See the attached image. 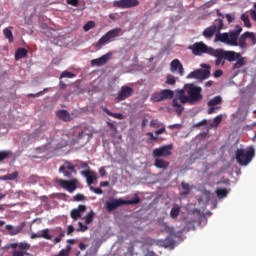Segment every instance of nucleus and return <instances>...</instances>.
I'll return each mask as SVG.
<instances>
[{
  "label": "nucleus",
  "instance_id": "21",
  "mask_svg": "<svg viewBox=\"0 0 256 256\" xmlns=\"http://www.w3.org/2000/svg\"><path fill=\"white\" fill-rule=\"evenodd\" d=\"M82 175L87 178L88 185H92V183L97 179L95 172L90 170L83 171Z\"/></svg>",
  "mask_w": 256,
  "mask_h": 256
},
{
  "label": "nucleus",
  "instance_id": "27",
  "mask_svg": "<svg viewBox=\"0 0 256 256\" xmlns=\"http://www.w3.org/2000/svg\"><path fill=\"white\" fill-rule=\"evenodd\" d=\"M18 176H19L18 172L15 171L13 173L6 174L4 176H0V180L1 181H8V180L13 181V180L17 179Z\"/></svg>",
  "mask_w": 256,
  "mask_h": 256
},
{
  "label": "nucleus",
  "instance_id": "54",
  "mask_svg": "<svg viewBox=\"0 0 256 256\" xmlns=\"http://www.w3.org/2000/svg\"><path fill=\"white\" fill-rule=\"evenodd\" d=\"M225 18L227 20V23H233V20H234V16L232 14H226L225 15Z\"/></svg>",
  "mask_w": 256,
  "mask_h": 256
},
{
  "label": "nucleus",
  "instance_id": "9",
  "mask_svg": "<svg viewBox=\"0 0 256 256\" xmlns=\"http://www.w3.org/2000/svg\"><path fill=\"white\" fill-rule=\"evenodd\" d=\"M173 149H174L173 144L163 145L160 148L153 149L152 156L154 158H160V157L167 158L173 154L172 153Z\"/></svg>",
  "mask_w": 256,
  "mask_h": 256
},
{
  "label": "nucleus",
  "instance_id": "42",
  "mask_svg": "<svg viewBox=\"0 0 256 256\" xmlns=\"http://www.w3.org/2000/svg\"><path fill=\"white\" fill-rule=\"evenodd\" d=\"M166 84L167 85H175L176 84V80L175 77L172 74H168L166 77Z\"/></svg>",
  "mask_w": 256,
  "mask_h": 256
},
{
  "label": "nucleus",
  "instance_id": "2",
  "mask_svg": "<svg viewBox=\"0 0 256 256\" xmlns=\"http://www.w3.org/2000/svg\"><path fill=\"white\" fill-rule=\"evenodd\" d=\"M242 31L243 28L240 25H236L235 30L233 31L216 34L215 42L224 43L231 47H240L241 49H245L247 47L248 38L247 32L240 36Z\"/></svg>",
  "mask_w": 256,
  "mask_h": 256
},
{
  "label": "nucleus",
  "instance_id": "1",
  "mask_svg": "<svg viewBox=\"0 0 256 256\" xmlns=\"http://www.w3.org/2000/svg\"><path fill=\"white\" fill-rule=\"evenodd\" d=\"M203 89L200 86H195L194 83H187L183 89L176 90V98L172 100V107L177 115L184 112L185 104L197 105L203 101Z\"/></svg>",
  "mask_w": 256,
  "mask_h": 256
},
{
  "label": "nucleus",
  "instance_id": "4",
  "mask_svg": "<svg viewBox=\"0 0 256 256\" xmlns=\"http://www.w3.org/2000/svg\"><path fill=\"white\" fill-rule=\"evenodd\" d=\"M122 35V28H114L109 30L106 34H104L97 42L95 47L97 49H101L103 46L107 45L108 43H112L116 40V38Z\"/></svg>",
  "mask_w": 256,
  "mask_h": 256
},
{
  "label": "nucleus",
  "instance_id": "44",
  "mask_svg": "<svg viewBox=\"0 0 256 256\" xmlns=\"http://www.w3.org/2000/svg\"><path fill=\"white\" fill-rule=\"evenodd\" d=\"M18 247H19V249H21V250L27 251V250L31 249V244H29L28 242H20V243L18 244Z\"/></svg>",
  "mask_w": 256,
  "mask_h": 256
},
{
  "label": "nucleus",
  "instance_id": "49",
  "mask_svg": "<svg viewBox=\"0 0 256 256\" xmlns=\"http://www.w3.org/2000/svg\"><path fill=\"white\" fill-rule=\"evenodd\" d=\"M79 228L77 229V232H86L88 230L87 225H84L81 222H78Z\"/></svg>",
  "mask_w": 256,
  "mask_h": 256
},
{
  "label": "nucleus",
  "instance_id": "39",
  "mask_svg": "<svg viewBox=\"0 0 256 256\" xmlns=\"http://www.w3.org/2000/svg\"><path fill=\"white\" fill-rule=\"evenodd\" d=\"M95 27H96L95 22L92 21V20H90V21L87 22V24H84L83 30H84L85 32H88V31H90L91 29H93V28H95Z\"/></svg>",
  "mask_w": 256,
  "mask_h": 256
},
{
  "label": "nucleus",
  "instance_id": "11",
  "mask_svg": "<svg viewBox=\"0 0 256 256\" xmlns=\"http://www.w3.org/2000/svg\"><path fill=\"white\" fill-rule=\"evenodd\" d=\"M205 70L197 69L196 71H192L190 74L187 75L188 79H200L205 80L210 77V66L204 64Z\"/></svg>",
  "mask_w": 256,
  "mask_h": 256
},
{
  "label": "nucleus",
  "instance_id": "50",
  "mask_svg": "<svg viewBox=\"0 0 256 256\" xmlns=\"http://www.w3.org/2000/svg\"><path fill=\"white\" fill-rule=\"evenodd\" d=\"M221 109V106H209L208 107V110H207V114L211 115L213 113H215V110H220Z\"/></svg>",
  "mask_w": 256,
  "mask_h": 256
},
{
  "label": "nucleus",
  "instance_id": "23",
  "mask_svg": "<svg viewBox=\"0 0 256 256\" xmlns=\"http://www.w3.org/2000/svg\"><path fill=\"white\" fill-rule=\"evenodd\" d=\"M162 231L170 234L171 237H176V232L174 227L169 226L167 223L162 224Z\"/></svg>",
  "mask_w": 256,
  "mask_h": 256
},
{
  "label": "nucleus",
  "instance_id": "19",
  "mask_svg": "<svg viewBox=\"0 0 256 256\" xmlns=\"http://www.w3.org/2000/svg\"><path fill=\"white\" fill-rule=\"evenodd\" d=\"M169 165H170V162L162 158H156L154 160V167L158 169L166 170L169 167Z\"/></svg>",
  "mask_w": 256,
  "mask_h": 256
},
{
  "label": "nucleus",
  "instance_id": "64",
  "mask_svg": "<svg viewBox=\"0 0 256 256\" xmlns=\"http://www.w3.org/2000/svg\"><path fill=\"white\" fill-rule=\"evenodd\" d=\"M251 19L256 22V11L255 10H251Z\"/></svg>",
  "mask_w": 256,
  "mask_h": 256
},
{
  "label": "nucleus",
  "instance_id": "37",
  "mask_svg": "<svg viewBox=\"0 0 256 256\" xmlns=\"http://www.w3.org/2000/svg\"><path fill=\"white\" fill-rule=\"evenodd\" d=\"M72 247L67 245L65 249L59 251V253L55 256H69V252H71Z\"/></svg>",
  "mask_w": 256,
  "mask_h": 256
},
{
  "label": "nucleus",
  "instance_id": "10",
  "mask_svg": "<svg viewBox=\"0 0 256 256\" xmlns=\"http://www.w3.org/2000/svg\"><path fill=\"white\" fill-rule=\"evenodd\" d=\"M55 183L62 187V189L67 190L69 193H73L77 189V179L73 178L70 180L57 179Z\"/></svg>",
  "mask_w": 256,
  "mask_h": 256
},
{
  "label": "nucleus",
  "instance_id": "38",
  "mask_svg": "<svg viewBox=\"0 0 256 256\" xmlns=\"http://www.w3.org/2000/svg\"><path fill=\"white\" fill-rule=\"evenodd\" d=\"M221 121H223V116L222 115H218L214 118V121L211 124L212 128H218V126L220 125Z\"/></svg>",
  "mask_w": 256,
  "mask_h": 256
},
{
  "label": "nucleus",
  "instance_id": "63",
  "mask_svg": "<svg viewBox=\"0 0 256 256\" xmlns=\"http://www.w3.org/2000/svg\"><path fill=\"white\" fill-rule=\"evenodd\" d=\"M43 93H44V91H40V92H38L36 94H29V97H40V96L43 95Z\"/></svg>",
  "mask_w": 256,
  "mask_h": 256
},
{
  "label": "nucleus",
  "instance_id": "31",
  "mask_svg": "<svg viewBox=\"0 0 256 256\" xmlns=\"http://www.w3.org/2000/svg\"><path fill=\"white\" fill-rule=\"evenodd\" d=\"M180 211H181V208L179 207V205L173 206V208L171 209V212H170L171 218L177 219V217H179V215H180Z\"/></svg>",
  "mask_w": 256,
  "mask_h": 256
},
{
  "label": "nucleus",
  "instance_id": "41",
  "mask_svg": "<svg viewBox=\"0 0 256 256\" xmlns=\"http://www.w3.org/2000/svg\"><path fill=\"white\" fill-rule=\"evenodd\" d=\"M246 36L250 40L251 45L254 46L256 44V36L254 32H246Z\"/></svg>",
  "mask_w": 256,
  "mask_h": 256
},
{
  "label": "nucleus",
  "instance_id": "8",
  "mask_svg": "<svg viewBox=\"0 0 256 256\" xmlns=\"http://www.w3.org/2000/svg\"><path fill=\"white\" fill-rule=\"evenodd\" d=\"M58 171L67 179H72L73 175L77 174L76 165H73L70 161H65L64 164L59 167Z\"/></svg>",
  "mask_w": 256,
  "mask_h": 256
},
{
  "label": "nucleus",
  "instance_id": "58",
  "mask_svg": "<svg viewBox=\"0 0 256 256\" xmlns=\"http://www.w3.org/2000/svg\"><path fill=\"white\" fill-rule=\"evenodd\" d=\"M67 3L69 5H72L73 7H77L78 6V0H67Z\"/></svg>",
  "mask_w": 256,
  "mask_h": 256
},
{
  "label": "nucleus",
  "instance_id": "12",
  "mask_svg": "<svg viewBox=\"0 0 256 256\" xmlns=\"http://www.w3.org/2000/svg\"><path fill=\"white\" fill-rule=\"evenodd\" d=\"M140 5L139 0H114L113 7L119 9H130L133 7H138Z\"/></svg>",
  "mask_w": 256,
  "mask_h": 256
},
{
  "label": "nucleus",
  "instance_id": "55",
  "mask_svg": "<svg viewBox=\"0 0 256 256\" xmlns=\"http://www.w3.org/2000/svg\"><path fill=\"white\" fill-rule=\"evenodd\" d=\"M150 125L154 129H157L160 127L159 121H157V120H152Z\"/></svg>",
  "mask_w": 256,
  "mask_h": 256
},
{
  "label": "nucleus",
  "instance_id": "5",
  "mask_svg": "<svg viewBox=\"0 0 256 256\" xmlns=\"http://www.w3.org/2000/svg\"><path fill=\"white\" fill-rule=\"evenodd\" d=\"M188 49L192 51V54L195 56L208 54L213 57L216 53V49L209 47L204 42H196L195 44H192L190 47H188Z\"/></svg>",
  "mask_w": 256,
  "mask_h": 256
},
{
  "label": "nucleus",
  "instance_id": "48",
  "mask_svg": "<svg viewBox=\"0 0 256 256\" xmlns=\"http://www.w3.org/2000/svg\"><path fill=\"white\" fill-rule=\"evenodd\" d=\"M11 256H29V254L23 250H14Z\"/></svg>",
  "mask_w": 256,
  "mask_h": 256
},
{
  "label": "nucleus",
  "instance_id": "28",
  "mask_svg": "<svg viewBox=\"0 0 256 256\" xmlns=\"http://www.w3.org/2000/svg\"><path fill=\"white\" fill-rule=\"evenodd\" d=\"M245 64H247L245 58L240 57L239 59H237L236 63L232 65V70H239L240 68L245 66Z\"/></svg>",
  "mask_w": 256,
  "mask_h": 256
},
{
  "label": "nucleus",
  "instance_id": "6",
  "mask_svg": "<svg viewBox=\"0 0 256 256\" xmlns=\"http://www.w3.org/2000/svg\"><path fill=\"white\" fill-rule=\"evenodd\" d=\"M255 155V150L250 147L248 151L244 149H237L236 151V161L240 166H247L253 159Z\"/></svg>",
  "mask_w": 256,
  "mask_h": 256
},
{
  "label": "nucleus",
  "instance_id": "47",
  "mask_svg": "<svg viewBox=\"0 0 256 256\" xmlns=\"http://www.w3.org/2000/svg\"><path fill=\"white\" fill-rule=\"evenodd\" d=\"M158 245L159 242H157L155 239H151V238H146L144 239V245H149V246H152V245Z\"/></svg>",
  "mask_w": 256,
  "mask_h": 256
},
{
  "label": "nucleus",
  "instance_id": "36",
  "mask_svg": "<svg viewBox=\"0 0 256 256\" xmlns=\"http://www.w3.org/2000/svg\"><path fill=\"white\" fill-rule=\"evenodd\" d=\"M127 254L129 256L137 255V253H135V242H129V246L127 248Z\"/></svg>",
  "mask_w": 256,
  "mask_h": 256
},
{
  "label": "nucleus",
  "instance_id": "30",
  "mask_svg": "<svg viewBox=\"0 0 256 256\" xmlns=\"http://www.w3.org/2000/svg\"><path fill=\"white\" fill-rule=\"evenodd\" d=\"M216 195H217V198L224 199L228 195L227 188H217L216 189Z\"/></svg>",
  "mask_w": 256,
  "mask_h": 256
},
{
  "label": "nucleus",
  "instance_id": "52",
  "mask_svg": "<svg viewBox=\"0 0 256 256\" xmlns=\"http://www.w3.org/2000/svg\"><path fill=\"white\" fill-rule=\"evenodd\" d=\"M83 199H85V196H83L82 194H77L74 196L75 202H81Z\"/></svg>",
  "mask_w": 256,
  "mask_h": 256
},
{
  "label": "nucleus",
  "instance_id": "25",
  "mask_svg": "<svg viewBox=\"0 0 256 256\" xmlns=\"http://www.w3.org/2000/svg\"><path fill=\"white\" fill-rule=\"evenodd\" d=\"M28 51L25 48H19L15 52V60L18 61L22 58L27 57Z\"/></svg>",
  "mask_w": 256,
  "mask_h": 256
},
{
  "label": "nucleus",
  "instance_id": "57",
  "mask_svg": "<svg viewBox=\"0 0 256 256\" xmlns=\"http://www.w3.org/2000/svg\"><path fill=\"white\" fill-rule=\"evenodd\" d=\"M85 136H88V134L86 133V130L79 132L78 134V140H81L83 138H85Z\"/></svg>",
  "mask_w": 256,
  "mask_h": 256
},
{
  "label": "nucleus",
  "instance_id": "35",
  "mask_svg": "<svg viewBox=\"0 0 256 256\" xmlns=\"http://www.w3.org/2000/svg\"><path fill=\"white\" fill-rule=\"evenodd\" d=\"M241 21L244 22V27L246 28H251L252 23H250L249 16L247 14H242L241 15Z\"/></svg>",
  "mask_w": 256,
  "mask_h": 256
},
{
  "label": "nucleus",
  "instance_id": "20",
  "mask_svg": "<svg viewBox=\"0 0 256 256\" xmlns=\"http://www.w3.org/2000/svg\"><path fill=\"white\" fill-rule=\"evenodd\" d=\"M209 27H215V30H217L216 35H223L220 31L225 30L223 19L214 20V24Z\"/></svg>",
  "mask_w": 256,
  "mask_h": 256
},
{
  "label": "nucleus",
  "instance_id": "60",
  "mask_svg": "<svg viewBox=\"0 0 256 256\" xmlns=\"http://www.w3.org/2000/svg\"><path fill=\"white\" fill-rule=\"evenodd\" d=\"M223 75V71H221V70H216L215 72H214V77L215 78H219V77H221Z\"/></svg>",
  "mask_w": 256,
  "mask_h": 256
},
{
  "label": "nucleus",
  "instance_id": "15",
  "mask_svg": "<svg viewBox=\"0 0 256 256\" xmlns=\"http://www.w3.org/2000/svg\"><path fill=\"white\" fill-rule=\"evenodd\" d=\"M170 68L172 73L178 72L180 76H184V67L183 64L180 63L179 59H173L170 64Z\"/></svg>",
  "mask_w": 256,
  "mask_h": 256
},
{
  "label": "nucleus",
  "instance_id": "26",
  "mask_svg": "<svg viewBox=\"0 0 256 256\" xmlns=\"http://www.w3.org/2000/svg\"><path fill=\"white\" fill-rule=\"evenodd\" d=\"M223 102V98L221 96H215L210 101L207 102L208 107H214L216 105H220Z\"/></svg>",
  "mask_w": 256,
  "mask_h": 256
},
{
  "label": "nucleus",
  "instance_id": "61",
  "mask_svg": "<svg viewBox=\"0 0 256 256\" xmlns=\"http://www.w3.org/2000/svg\"><path fill=\"white\" fill-rule=\"evenodd\" d=\"M225 60L224 58L216 57L215 65L220 66V64Z\"/></svg>",
  "mask_w": 256,
  "mask_h": 256
},
{
  "label": "nucleus",
  "instance_id": "45",
  "mask_svg": "<svg viewBox=\"0 0 256 256\" xmlns=\"http://www.w3.org/2000/svg\"><path fill=\"white\" fill-rule=\"evenodd\" d=\"M40 238H44L45 240H52V236L49 235V229H44L42 231V235H40Z\"/></svg>",
  "mask_w": 256,
  "mask_h": 256
},
{
  "label": "nucleus",
  "instance_id": "7",
  "mask_svg": "<svg viewBox=\"0 0 256 256\" xmlns=\"http://www.w3.org/2000/svg\"><path fill=\"white\" fill-rule=\"evenodd\" d=\"M213 57L223 58L229 62H234L242 58L240 53L235 51H224L223 49H216Z\"/></svg>",
  "mask_w": 256,
  "mask_h": 256
},
{
  "label": "nucleus",
  "instance_id": "53",
  "mask_svg": "<svg viewBox=\"0 0 256 256\" xmlns=\"http://www.w3.org/2000/svg\"><path fill=\"white\" fill-rule=\"evenodd\" d=\"M208 125V121L206 119L202 120L201 122H198L195 124L196 128H200L201 126Z\"/></svg>",
  "mask_w": 256,
  "mask_h": 256
},
{
  "label": "nucleus",
  "instance_id": "62",
  "mask_svg": "<svg viewBox=\"0 0 256 256\" xmlns=\"http://www.w3.org/2000/svg\"><path fill=\"white\" fill-rule=\"evenodd\" d=\"M147 136L150 137V140H153V141H156L158 139V137L154 136V134H152L151 132H148Z\"/></svg>",
  "mask_w": 256,
  "mask_h": 256
},
{
  "label": "nucleus",
  "instance_id": "40",
  "mask_svg": "<svg viewBox=\"0 0 256 256\" xmlns=\"http://www.w3.org/2000/svg\"><path fill=\"white\" fill-rule=\"evenodd\" d=\"M12 155L11 151H0V163L3 162L5 159H8L9 156Z\"/></svg>",
  "mask_w": 256,
  "mask_h": 256
},
{
  "label": "nucleus",
  "instance_id": "32",
  "mask_svg": "<svg viewBox=\"0 0 256 256\" xmlns=\"http://www.w3.org/2000/svg\"><path fill=\"white\" fill-rule=\"evenodd\" d=\"M165 100L166 99L159 92L153 93L151 95V102H153V103H157V102H161V101H165Z\"/></svg>",
  "mask_w": 256,
  "mask_h": 256
},
{
  "label": "nucleus",
  "instance_id": "29",
  "mask_svg": "<svg viewBox=\"0 0 256 256\" xmlns=\"http://www.w3.org/2000/svg\"><path fill=\"white\" fill-rule=\"evenodd\" d=\"M102 110H103V112L106 113L109 117H113V118L118 119V120H122V119H123V114L112 113L110 110H108L107 107H103Z\"/></svg>",
  "mask_w": 256,
  "mask_h": 256
},
{
  "label": "nucleus",
  "instance_id": "18",
  "mask_svg": "<svg viewBox=\"0 0 256 256\" xmlns=\"http://www.w3.org/2000/svg\"><path fill=\"white\" fill-rule=\"evenodd\" d=\"M216 34H218V30H215V27H207L204 29V32H202V36L207 40L213 39L214 35L216 39Z\"/></svg>",
  "mask_w": 256,
  "mask_h": 256
},
{
  "label": "nucleus",
  "instance_id": "56",
  "mask_svg": "<svg viewBox=\"0 0 256 256\" xmlns=\"http://www.w3.org/2000/svg\"><path fill=\"white\" fill-rule=\"evenodd\" d=\"M164 133H166V128H165V126H163L160 130H156V131L154 132V134H156V136H159V135L164 134Z\"/></svg>",
  "mask_w": 256,
  "mask_h": 256
},
{
  "label": "nucleus",
  "instance_id": "16",
  "mask_svg": "<svg viewBox=\"0 0 256 256\" xmlns=\"http://www.w3.org/2000/svg\"><path fill=\"white\" fill-rule=\"evenodd\" d=\"M86 212V206L85 205H79L77 209H73L70 212V217L77 221V219H80L82 214Z\"/></svg>",
  "mask_w": 256,
  "mask_h": 256
},
{
  "label": "nucleus",
  "instance_id": "34",
  "mask_svg": "<svg viewBox=\"0 0 256 256\" xmlns=\"http://www.w3.org/2000/svg\"><path fill=\"white\" fill-rule=\"evenodd\" d=\"M3 33H4L5 38L9 40V43H13L14 39H13V33H12L11 29L5 28L3 30Z\"/></svg>",
  "mask_w": 256,
  "mask_h": 256
},
{
  "label": "nucleus",
  "instance_id": "43",
  "mask_svg": "<svg viewBox=\"0 0 256 256\" xmlns=\"http://www.w3.org/2000/svg\"><path fill=\"white\" fill-rule=\"evenodd\" d=\"M76 77V74H73L72 72L69 71H63L62 74H60V79L62 78H74Z\"/></svg>",
  "mask_w": 256,
  "mask_h": 256
},
{
  "label": "nucleus",
  "instance_id": "17",
  "mask_svg": "<svg viewBox=\"0 0 256 256\" xmlns=\"http://www.w3.org/2000/svg\"><path fill=\"white\" fill-rule=\"evenodd\" d=\"M25 223H20V225L18 227H14L12 225H6L5 229L8 230L10 233V236H15L18 235L22 232V230L24 229Z\"/></svg>",
  "mask_w": 256,
  "mask_h": 256
},
{
  "label": "nucleus",
  "instance_id": "46",
  "mask_svg": "<svg viewBox=\"0 0 256 256\" xmlns=\"http://www.w3.org/2000/svg\"><path fill=\"white\" fill-rule=\"evenodd\" d=\"M95 213L93 211H90L87 216H85V224H90L93 221V216Z\"/></svg>",
  "mask_w": 256,
  "mask_h": 256
},
{
  "label": "nucleus",
  "instance_id": "51",
  "mask_svg": "<svg viewBox=\"0 0 256 256\" xmlns=\"http://www.w3.org/2000/svg\"><path fill=\"white\" fill-rule=\"evenodd\" d=\"M90 191H93L97 195H102L103 194V191H102L101 188H94V187L91 186Z\"/></svg>",
  "mask_w": 256,
  "mask_h": 256
},
{
  "label": "nucleus",
  "instance_id": "13",
  "mask_svg": "<svg viewBox=\"0 0 256 256\" xmlns=\"http://www.w3.org/2000/svg\"><path fill=\"white\" fill-rule=\"evenodd\" d=\"M133 94V89L130 86H122L121 90L118 91L117 101H125L129 99Z\"/></svg>",
  "mask_w": 256,
  "mask_h": 256
},
{
  "label": "nucleus",
  "instance_id": "14",
  "mask_svg": "<svg viewBox=\"0 0 256 256\" xmlns=\"http://www.w3.org/2000/svg\"><path fill=\"white\" fill-rule=\"evenodd\" d=\"M111 58H112V53L109 52L106 55H102V57L98 59H92V61H90V65L96 66V67L105 66L111 60Z\"/></svg>",
  "mask_w": 256,
  "mask_h": 256
},
{
  "label": "nucleus",
  "instance_id": "22",
  "mask_svg": "<svg viewBox=\"0 0 256 256\" xmlns=\"http://www.w3.org/2000/svg\"><path fill=\"white\" fill-rule=\"evenodd\" d=\"M57 117L64 122L71 121V115L68 113L67 110L57 111Z\"/></svg>",
  "mask_w": 256,
  "mask_h": 256
},
{
  "label": "nucleus",
  "instance_id": "3",
  "mask_svg": "<svg viewBox=\"0 0 256 256\" xmlns=\"http://www.w3.org/2000/svg\"><path fill=\"white\" fill-rule=\"evenodd\" d=\"M140 203L139 196L134 197L133 200H124L122 198L114 199L111 198L106 202V210L108 213H112L119 209V207L125 206V205H136Z\"/></svg>",
  "mask_w": 256,
  "mask_h": 256
},
{
  "label": "nucleus",
  "instance_id": "59",
  "mask_svg": "<svg viewBox=\"0 0 256 256\" xmlns=\"http://www.w3.org/2000/svg\"><path fill=\"white\" fill-rule=\"evenodd\" d=\"M73 232H75V227L69 225L67 228V235H71Z\"/></svg>",
  "mask_w": 256,
  "mask_h": 256
},
{
  "label": "nucleus",
  "instance_id": "33",
  "mask_svg": "<svg viewBox=\"0 0 256 256\" xmlns=\"http://www.w3.org/2000/svg\"><path fill=\"white\" fill-rule=\"evenodd\" d=\"M181 187H182V190H183L181 195L186 196V195L190 194L191 188H190V185L188 183L182 182Z\"/></svg>",
  "mask_w": 256,
  "mask_h": 256
},
{
  "label": "nucleus",
  "instance_id": "24",
  "mask_svg": "<svg viewBox=\"0 0 256 256\" xmlns=\"http://www.w3.org/2000/svg\"><path fill=\"white\" fill-rule=\"evenodd\" d=\"M158 93H160L161 97H163V99H165V100H170V99H173V97H174V91L173 90L165 89V90H162Z\"/></svg>",
  "mask_w": 256,
  "mask_h": 256
}]
</instances>
